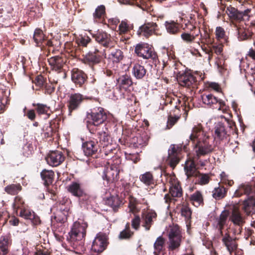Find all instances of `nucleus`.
I'll return each instance as SVG.
<instances>
[{
  "mask_svg": "<svg viewBox=\"0 0 255 255\" xmlns=\"http://www.w3.org/2000/svg\"><path fill=\"white\" fill-rule=\"evenodd\" d=\"M33 39L37 45L42 43L44 40V35L43 31L40 29L37 28L35 29L33 34Z\"/></svg>",
  "mask_w": 255,
  "mask_h": 255,
  "instance_id": "54",
  "label": "nucleus"
},
{
  "mask_svg": "<svg viewBox=\"0 0 255 255\" xmlns=\"http://www.w3.org/2000/svg\"><path fill=\"white\" fill-rule=\"evenodd\" d=\"M45 159L49 165L56 167L64 161L65 156L61 151L56 150L50 152Z\"/></svg>",
  "mask_w": 255,
  "mask_h": 255,
  "instance_id": "22",
  "label": "nucleus"
},
{
  "mask_svg": "<svg viewBox=\"0 0 255 255\" xmlns=\"http://www.w3.org/2000/svg\"><path fill=\"white\" fill-rule=\"evenodd\" d=\"M147 70L144 66L137 63L133 65L132 74L136 79H142L145 76Z\"/></svg>",
  "mask_w": 255,
  "mask_h": 255,
  "instance_id": "33",
  "label": "nucleus"
},
{
  "mask_svg": "<svg viewBox=\"0 0 255 255\" xmlns=\"http://www.w3.org/2000/svg\"><path fill=\"white\" fill-rule=\"evenodd\" d=\"M52 122L51 121L49 123V125L47 126V127L45 128V129H44V134L45 137H52L53 136L54 132H55L54 129L52 127Z\"/></svg>",
  "mask_w": 255,
  "mask_h": 255,
  "instance_id": "64",
  "label": "nucleus"
},
{
  "mask_svg": "<svg viewBox=\"0 0 255 255\" xmlns=\"http://www.w3.org/2000/svg\"><path fill=\"white\" fill-rule=\"evenodd\" d=\"M32 106L35 107V110L38 115H46L47 118L49 117L51 113L49 107L40 103H33Z\"/></svg>",
  "mask_w": 255,
  "mask_h": 255,
  "instance_id": "46",
  "label": "nucleus"
},
{
  "mask_svg": "<svg viewBox=\"0 0 255 255\" xmlns=\"http://www.w3.org/2000/svg\"><path fill=\"white\" fill-rule=\"evenodd\" d=\"M177 81L181 86L188 88H197L198 83L197 77L190 70L188 71L182 75H180L178 78H177Z\"/></svg>",
  "mask_w": 255,
  "mask_h": 255,
  "instance_id": "13",
  "label": "nucleus"
},
{
  "mask_svg": "<svg viewBox=\"0 0 255 255\" xmlns=\"http://www.w3.org/2000/svg\"><path fill=\"white\" fill-rule=\"evenodd\" d=\"M228 189L219 183L218 187H215L212 191V196L216 200L224 198L227 194Z\"/></svg>",
  "mask_w": 255,
  "mask_h": 255,
  "instance_id": "36",
  "label": "nucleus"
},
{
  "mask_svg": "<svg viewBox=\"0 0 255 255\" xmlns=\"http://www.w3.org/2000/svg\"><path fill=\"white\" fill-rule=\"evenodd\" d=\"M174 74L176 76V78L189 70L181 62L175 63L174 65Z\"/></svg>",
  "mask_w": 255,
  "mask_h": 255,
  "instance_id": "51",
  "label": "nucleus"
},
{
  "mask_svg": "<svg viewBox=\"0 0 255 255\" xmlns=\"http://www.w3.org/2000/svg\"><path fill=\"white\" fill-rule=\"evenodd\" d=\"M48 62L51 70L60 73L62 71L67 59L63 55H56L48 59Z\"/></svg>",
  "mask_w": 255,
  "mask_h": 255,
  "instance_id": "19",
  "label": "nucleus"
},
{
  "mask_svg": "<svg viewBox=\"0 0 255 255\" xmlns=\"http://www.w3.org/2000/svg\"><path fill=\"white\" fill-rule=\"evenodd\" d=\"M198 34H191L187 32H183L181 35L182 39L186 43L190 44L194 42Z\"/></svg>",
  "mask_w": 255,
  "mask_h": 255,
  "instance_id": "56",
  "label": "nucleus"
},
{
  "mask_svg": "<svg viewBox=\"0 0 255 255\" xmlns=\"http://www.w3.org/2000/svg\"><path fill=\"white\" fill-rule=\"evenodd\" d=\"M107 119V114L106 110L100 107H95L89 110L86 113L87 127L89 131L93 134L95 133L97 130L95 127H99L104 124Z\"/></svg>",
  "mask_w": 255,
  "mask_h": 255,
  "instance_id": "2",
  "label": "nucleus"
},
{
  "mask_svg": "<svg viewBox=\"0 0 255 255\" xmlns=\"http://www.w3.org/2000/svg\"><path fill=\"white\" fill-rule=\"evenodd\" d=\"M182 150L180 144H172L168 151L167 164L173 169L179 162V154Z\"/></svg>",
  "mask_w": 255,
  "mask_h": 255,
  "instance_id": "14",
  "label": "nucleus"
},
{
  "mask_svg": "<svg viewBox=\"0 0 255 255\" xmlns=\"http://www.w3.org/2000/svg\"><path fill=\"white\" fill-rule=\"evenodd\" d=\"M55 83H47L46 82L43 87L44 94L51 95L53 93L55 90Z\"/></svg>",
  "mask_w": 255,
  "mask_h": 255,
  "instance_id": "58",
  "label": "nucleus"
},
{
  "mask_svg": "<svg viewBox=\"0 0 255 255\" xmlns=\"http://www.w3.org/2000/svg\"><path fill=\"white\" fill-rule=\"evenodd\" d=\"M40 176L44 181L45 186H48L53 181L55 174L51 170L43 169L40 173Z\"/></svg>",
  "mask_w": 255,
  "mask_h": 255,
  "instance_id": "39",
  "label": "nucleus"
},
{
  "mask_svg": "<svg viewBox=\"0 0 255 255\" xmlns=\"http://www.w3.org/2000/svg\"><path fill=\"white\" fill-rule=\"evenodd\" d=\"M93 15L95 21L99 23H104L106 17L105 6L103 4L98 6Z\"/></svg>",
  "mask_w": 255,
  "mask_h": 255,
  "instance_id": "32",
  "label": "nucleus"
},
{
  "mask_svg": "<svg viewBox=\"0 0 255 255\" xmlns=\"http://www.w3.org/2000/svg\"><path fill=\"white\" fill-rule=\"evenodd\" d=\"M215 130V138L220 140H228L230 135L226 128L225 126L222 123H218L216 126Z\"/></svg>",
  "mask_w": 255,
  "mask_h": 255,
  "instance_id": "27",
  "label": "nucleus"
},
{
  "mask_svg": "<svg viewBox=\"0 0 255 255\" xmlns=\"http://www.w3.org/2000/svg\"><path fill=\"white\" fill-rule=\"evenodd\" d=\"M163 175L166 177L167 182H168L170 184V186H174V185L176 184V183H179L177 180V178H176L174 174H170L163 171Z\"/></svg>",
  "mask_w": 255,
  "mask_h": 255,
  "instance_id": "59",
  "label": "nucleus"
},
{
  "mask_svg": "<svg viewBox=\"0 0 255 255\" xmlns=\"http://www.w3.org/2000/svg\"><path fill=\"white\" fill-rule=\"evenodd\" d=\"M106 204L111 207L114 212H117L122 205V201L118 196H112L107 199Z\"/></svg>",
  "mask_w": 255,
  "mask_h": 255,
  "instance_id": "37",
  "label": "nucleus"
},
{
  "mask_svg": "<svg viewBox=\"0 0 255 255\" xmlns=\"http://www.w3.org/2000/svg\"><path fill=\"white\" fill-rule=\"evenodd\" d=\"M181 216L185 218V221L187 226L190 225L192 211L190 208L187 205H183L180 209Z\"/></svg>",
  "mask_w": 255,
  "mask_h": 255,
  "instance_id": "47",
  "label": "nucleus"
},
{
  "mask_svg": "<svg viewBox=\"0 0 255 255\" xmlns=\"http://www.w3.org/2000/svg\"><path fill=\"white\" fill-rule=\"evenodd\" d=\"M100 145L98 141L96 139H89L82 143V148L84 154L89 156H95L100 149Z\"/></svg>",
  "mask_w": 255,
  "mask_h": 255,
  "instance_id": "17",
  "label": "nucleus"
},
{
  "mask_svg": "<svg viewBox=\"0 0 255 255\" xmlns=\"http://www.w3.org/2000/svg\"><path fill=\"white\" fill-rule=\"evenodd\" d=\"M229 221L235 226H238V229L234 231L235 234H240L242 232V226L245 221L240 210L237 208H234L231 212L230 211Z\"/></svg>",
  "mask_w": 255,
  "mask_h": 255,
  "instance_id": "15",
  "label": "nucleus"
},
{
  "mask_svg": "<svg viewBox=\"0 0 255 255\" xmlns=\"http://www.w3.org/2000/svg\"><path fill=\"white\" fill-rule=\"evenodd\" d=\"M85 99V97L79 93H75L69 95L67 102L68 115L71 116L73 112L77 111L80 109Z\"/></svg>",
  "mask_w": 255,
  "mask_h": 255,
  "instance_id": "9",
  "label": "nucleus"
},
{
  "mask_svg": "<svg viewBox=\"0 0 255 255\" xmlns=\"http://www.w3.org/2000/svg\"><path fill=\"white\" fill-rule=\"evenodd\" d=\"M243 208L246 212H251L255 208V198L252 196H248L243 202Z\"/></svg>",
  "mask_w": 255,
  "mask_h": 255,
  "instance_id": "49",
  "label": "nucleus"
},
{
  "mask_svg": "<svg viewBox=\"0 0 255 255\" xmlns=\"http://www.w3.org/2000/svg\"><path fill=\"white\" fill-rule=\"evenodd\" d=\"M216 38L218 40L224 39L226 40L225 31L222 27L218 26L216 28L215 31Z\"/></svg>",
  "mask_w": 255,
  "mask_h": 255,
  "instance_id": "61",
  "label": "nucleus"
},
{
  "mask_svg": "<svg viewBox=\"0 0 255 255\" xmlns=\"http://www.w3.org/2000/svg\"><path fill=\"white\" fill-rule=\"evenodd\" d=\"M165 243V240L162 236L158 237L154 244V252L163 253L162 251L164 248Z\"/></svg>",
  "mask_w": 255,
  "mask_h": 255,
  "instance_id": "53",
  "label": "nucleus"
},
{
  "mask_svg": "<svg viewBox=\"0 0 255 255\" xmlns=\"http://www.w3.org/2000/svg\"><path fill=\"white\" fill-rule=\"evenodd\" d=\"M120 168V166L117 164H112L107 167L102 175L103 179L106 181V183H104L106 186H110L111 183L119 179Z\"/></svg>",
  "mask_w": 255,
  "mask_h": 255,
  "instance_id": "12",
  "label": "nucleus"
},
{
  "mask_svg": "<svg viewBox=\"0 0 255 255\" xmlns=\"http://www.w3.org/2000/svg\"><path fill=\"white\" fill-rule=\"evenodd\" d=\"M117 81L120 89L125 90H127L133 83L131 77L127 74L121 76Z\"/></svg>",
  "mask_w": 255,
  "mask_h": 255,
  "instance_id": "35",
  "label": "nucleus"
},
{
  "mask_svg": "<svg viewBox=\"0 0 255 255\" xmlns=\"http://www.w3.org/2000/svg\"><path fill=\"white\" fill-rule=\"evenodd\" d=\"M91 41V39L87 35L80 36L76 39V42L79 46L87 47L88 44Z\"/></svg>",
  "mask_w": 255,
  "mask_h": 255,
  "instance_id": "55",
  "label": "nucleus"
},
{
  "mask_svg": "<svg viewBox=\"0 0 255 255\" xmlns=\"http://www.w3.org/2000/svg\"><path fill=\"white\" fill-rule=\"evenodd\" d=\"M175 110L170 113L168 116V121L167 123V127L168 128H170L174 126L180 118V106L175 105Z\"/></svg>",
  "mask_w": 255,
  "mask_h": 255,
  "instance_id": "31",
  "label": "nucleus"
},
{
  "mask_svg": "<svg viewBox=\"0 0 255 255\" xmlns=\"http://www.w3.org/2000/svg\"><path fill=\"white\" fill-rule=\"evenodd\" d=\"M189 201L195 207H199L200 205H204V199L202 193L199 191H195L189 197Z\"/></svg>",
  "mask_w": 255,
  "mask_h": 255,
  "instance_id": "41",
  "label": "nucleus"
},
{
  "mask_svg": "<svg viewBox=\"0 0 255 255\" xmlns=\"http://www.w3.org/2000/svg\"><path fill=\"white\" fill-rule=\"evenodd\" d=\"M124 57V53L120 49L113 50L109 55V59L114 63H120Z\"/></svg>",
  "mask_w": 255,
  "mask_h": 255,
  "instance_id": "44",
  "label": "nucleus"
},
{
  "mask_svg": "<svg viewBox=\"0 0 255 255\" xmlns=\"http://www.w3.org/2000/svg\"><path fill=\"white\" fill-rule=\"evenodd\" d=\"M69 212L67 208H60L54 213L53 218L57 222L63 223L67 220Z\"/></svg>",
  "mask_w": 255,
  "mask_h": 255,
  "instance_id": "38",
  "label": "nucleus"
},
{
  "mask_svg": "<svg viewBox=\"0 0 255 255\" xmlns=\"http://www.w3.org/2000/svg\"><path fill=\"white\" fill-rule=\"evenodd\" d=\"M165 26L167 31L171 34H176L180 31V24L173 20L166 21Z\"/></svg>",
  "mask_w": 255,
  "mask_h": 255,
  "instance_id": "45",
  "label": "nucleus"
},
{
  "mask_svg": "<svg viewBox=\"0 0 255 255\" xmlns=\"http://www.w3.org/2000/svg\"><path fill=\"white\" fill-rule=\"evenodd\" d=\"M222 242L223 245L226 247L228 251L230 253L235 251L238 248L237 238L232 237L228 232L224 235L223 234Z\"/></svg>",
  "mask_w": 255,
  "mask_h": 255,
  "instance_id": "25",
  "label": "nucleus"
},
{
  "mask_svg": "<svg viewBox=\"0 0 255 255\" xmlns=\"http://www.w3.org/2000/svg\"><path fill=\"white\" fill-rule=\"evenodd\" d=\"M89 33L92 37L100 45L106 48L114 47V42L112 40L110 34L103 30L92 31L89 30Z\"/></svg>",
  "mask_w": 255,
  "mask_h": 255,
  "instance_id": "10",
  "label": "nucleus"
},
{
  "mask_svg": "<svg viewBox=\"0 0 255 255\" xmlns=\"http://www.w3.org/2000/svg\"><path fill=\"white\" fill-rule=\"evenodd\" d=\"M158 30V25L155 22H147L140 26L137 31L139 36H144L148 38L153 34H156Z\"/></svg>",
  "mask_w": 255,
  "mask_h": 255,
  "instance_id": "21",
  "label": "nucleus"
},
{
  "mask_svg": "<svg viewBox=\"0 0 255 255\" xmlns=\"http://www.w3.org/2000/svg\"><path fill=\"white\" fill-rule=\"evenodd\" d=\"M71 80L77 87H82L87 82L88 76L83 70L74 68L71 70Z\"/></svg>",
  "mask_w": 255,
  "mask_h": 255,
  "instance_id": "20",
  "label": "nucleus"
},
{
  "mask_svg": "<svg viewBox=\"0 0 255 255\" xmlns=\"http://www.w3.org/2000/svg\"><path fill=\"white\" fill-rule=\"evenodd\" d=\"M118 29L120 35L127 34L133 29V24L126 19L120 22Z\"/></svg>",
  "mask_w": 255,
  "mask_h": 255,
  "instance_id": "42",
  "label": "nucleus"
},
{
  "mask_svg": "<svg viewBox=\"0 0 255 255\" xmlns=\"http://www.w3.org/2000/svg\"><path fill=\"white\" fill-rule=\"evenodd\" d=\"M98 130L97 136L100 147L112 143V140L108 128L105 127L102 130H100V129Z\"/></svg>",
  "mask_w": 255,
  "mask_h": 255,
  "instance_id": "30",
  "label": "nucleus"
},
{
  "mask_svg": "<svg viewBox=\"0 0 255 255\" xmlns=\"http://www.w3.org/2000/svg\"><path fill=\"white\" fill-rule=\"evenodd\" d=\"M22 190V186L19 183L11 184L4 188V191L8 194L15 195Z\"/></svg>",
  "mask_w": 255,
  "mask_h": 255,
  "instance_id": "48",
  "label": "nucleus"
},
{
  "mask_svg": "<svg viewBox=\"0 0 255 255\" xmlns=\"http://www.w3.org/2000/svg\"><path fill=\"white\" fill-rule=\"evenodd\" d=\"M189 138L193 143L197 141L194 145L196 153L195 158L197 160L199 159L201 156H205L214 150V147L209 141V136L206 135L201 124L193 127Z\"/></svg>",
  "mask_w": 255,
  "mask_h": 255,
  "instance_id": "1",
  "label": "nucleus"
},
{
  "mask_svg": "<svg viewBox=\"0 0 255 255\" xmlns=\"http://www.w3.org/2000/svg\"><path fill=\"white\" fill-rule=\"evenodd\" d=\"M163 171L157 169L154 171H147L140 175V181L150 189H154L156 186L163 182L162 175Z\"/></svg>",
  "mask_w": 255,
  "mask_h": 255,
  "instance_id": "6",
  "label": "nucleus"
},
{
  "mask_svg": "<svg viewBox=\"0 0 255 255\" xmlns=\"http://www.w3.org/2000/svg\"><path fill=\"white\" fill-rule=\"evenodd\" d=\"M157 217L156 212L154 211H144L141 214V222L142 226L145 230L148 231L153 223V220Z\"/></svg>",
  "mask_w": 255,
  "mask_h": 255,
  "instance_id": "24",
  "label": "nucleus"
},
{
  "mask_svg": "<svg viewBox=\"0 0 255 255\" xmlns=\"http://www.w3.org/2000/svg\"><path fill=\"white\" fill-rule=\"evenodd\" d=\"M108 236L103 233L97 234L92 243L91 251L97 254L103 252L107 248L109 244Z\"/></svg>",
  "mask_w": 255,
  "mask_h": 255,
  "instance_id": "11",
  "label": "nucleus"
},
{
  "mask_svg": "<svg viewBox=\"0 0 255 255\" xmlns=\"http://www.w3.org/2000/svg\"><path fill=\"white\" fill-rule=\"evenodd\" d=\"M202 101L204 104L208 105L212 109L217 107L218 98L212 94L203 95L202 96Z\"/></svg>",
  "mask_w": 255,
  "mask_h": 255,
  "instance_id": "43",
  "label": "nucleus"
},
{
  "mask_svg": "<svg viewBox=\"0 0 255 255\" xmlns=\"http://www.w3.org/2000/svg\"><path fill=\"white\" fill-rule=\"evenodd\" d=\"M169 193L167 194L164 196V200L166 203L170 202H174L176 200L174 199L175 197H180L182 196V189L179 183H176L174 186H170L169 189Z\"/></svg>",
  "mask_w": 255,
  "mask_h": 255,
  "instance_id": "23",
  "label": "nucleus"
},
{
  "mask_svg": "<svg viewBox=\"0 0 255 255\" xmlns=\"http://www.w3.org/2000/svg\"><path fill=\"white\" fill-rule=\"evenodd\" d=\"M71 204V201L68 198H64L61 200L60 201L58 206V209H59L60 208L62 207L65 209L67 208L68 210H70Z\"/></svg>",
  "mask_w": 255,
  "mask_h": 255,
  "instance_id": "63",
  "label": "nucleus"
},
{
  "mask_svg": "<svg viewBox=\"0 0 255 255\" xmlns=\"http://www.w3.org/2000/svg\"><path fill=\"white\" fill-rule=\"evenodd\" d=\"M87 227L88 224L85 222L74 223L67 237V241L74 249L83 245Z\"/></svg>",
  "mask_w": 255,
  "mask_h": 255,
  "instance_id": "3",
  "label": "nucleus"
},
{
  "mask_svg": "<svg viewBox=\"0 0 255 255\" xmlns=\"http://www.w3.org/2000/svg\"><path fill=\"white\" fill-rule=\"evenodd\" d=\"M33 82L36 86L40 88H42L46 82V79L41 75L36 76Z\"/></svg>",
  "mask_w": 255,
  "mask_h": 255,
  "instance_id": "62",
  "label": "nucleus"
},
{
  "mask_svg": "<svg viewBox=\"0 0 255 255\" xmlns=\"http://www.w3.org/2000/svg\"><path fill=\"white\" fill-rule=\"evenodd\" d=\"M236 27L238 31V38L240 41L246 40L252 38L253 33L247 25L245 24V26L243 25H236Z\"/></svg>",
  "mask_w": 255,
  "mask_h": 255,
  "instance_id": "29",
  "label": "nucleus"
},
{
  "mask_svg": "<svg viewBox=\"0 0 255 255\" xmlns=\"http://www.w3.org/2000/svg\"><path fill=\"white\" fill-rule=\"evenodd\" d=\"M68 191L73 196L78 197L84 191L82 185L78 182H72L67 187Z\"/></svg>",
  "mask_w": 255,
  "mask_h": 255,
  "instance_id": "40",
  "label": "nucleus"
},
{
  "mask_svg": "<svg viewBox=\"0 0 255 255\" xmlns=\"http://www.w3.org/2000/svg\"><path fill=\"white\" fill-rule=\"evenodd\" d=\"M168 249L169 251H178L183 240L182 229L177 224L170 226L167 231Z\"/></svg>",
  "mask_w": 255,
  "mask_h": 255,
  "instance_id": "4",
  "label": "nucleus"
},
{
  "mask_svg": "<svg viewBox=\"0 0 255 255\" xmlns=\"http://www.w3.org/2000/svg\"><path fill=\"white\" fill-rule=\"evenodd\" d=\"M252 190V187L250 185H242L235 191L234 196L236 197H239L243 194L249 195L251 193Z\"/></svg>",
  "mask_w": 255,
  "mask_h": 255,
  "instance_id": "50",
  "label": "nucleus"
},
{
  "mask_svg": "<svg viewBox=\"0 0 255 255\" xmlns=\"http://www.w3.org/2000/svg\"><path fill=\"white\" fill-rule=\"evenodd\" d=\"M117 152V149L112 143L100 147L101 156L108 160L113 157Z\"/></svg>",
  "mask_w": 255,
  "mask_h": 255,
  "instance_id": "28",
  "label": "nucleus"
},
{
  "mask_svg": "<svg viewBox=\"0 0 255 255\" xmlns=\"http://www.w3.org/2000/svg\"><path fill=\"white\" fill-rule=\"evenodd\" d=\"M10 243L9 235L2 236L0 237V255H6L8 254Z\"/></svg>",
  "mask_w": 255,
  "mask_h": 255,
  "instance_id": "34",
  "label": "nucleus"
},
{
  "mask_svg": "<svg viewBox=\"0 0 255 255\" xmlns=\"http://www.w3.org/2000/svg\"><path fill=\"white\" fill-rule=\"evenodd\" d=\"M184 169L188 179H190L192 177H197L198 182L200 185H205L209 183L210 181L209 176L207 174H200V172L197 170L194 161L186 164Z\"/></svg>",
  "mask_w": 255,
  "mask_h": 255,
  "instance_id": "8",
  "label": "nucleus"
},
{
  "mask_svg": "<svg viewBox=\"0 0 255 255\" xmlns=\"http://www.w3.org/2000/svg\"><path fill=\"white\" fill-rule=\"evenodd\" d=\"M103 59V53L98 49L95 48L94 50H90L83 57L84 63L93 66L99 64Z\"/></svg>",
  "mask_w": 255,
  "mask_h": 255,
  "instance_id": "16",
  "label": "nucleus"
},
{
  "mask_svg": "<svg viewBox=\"0 0 255 255\" xmlns=\"http://www.w3.org/2000/svg\"><path fill=\"white\" fill-rule=\"evenodd\" d=\"M227 14L233 23L235 22H241L244 21H249L251 17L250 13L251 9L247 8L243 11H241L232 5L226 7V10Z\"/></svg>",
  "mask_w": 255,
  "mask_h": 255,
  "instance_id": "7",
  "label": "nucleus"
},
{
  "mask_svg": "<svg viewBox=\"0 0 255 255\" xmlns=\"http://www.w3.org/2000/svg\"><path fill=\"white\" fill-rule=\"evenodd\" d=\"M19 216L25 219L30 220L34 225H37L40 223L39 217L26 207L21 209Z\"/></svg>",
  "mask_w": 255,
  "mask_h": 255,
  "instance_id": "26",
  "label": "nucleus"
},
{
  "mask_svg": "<svg viewBox=\"0 0 255 255\" xmlns=\"http://www.w3.org/2000/svg\"><path fill=\"white\" fill-rule=\"evenodd\" d=\"M229 216L230 211L224 210L220 215L215 219L214 226L216 229L218 230L220 236H223V230L225 226L227 225L229 221Z\"/></svg>",
  "mask_w": 255,
  "mask_h": 255,
  "instance_id": "18",
  "label": "nucleus"
},
{
  "mask_svg": "<svg viewBox=\"0 0 255 255\" xmlns=\"http://www.w3.org/2000/svg\"><path fill=\"white\" fill-rule=\"evenodd\" d=\"M134 53L138 57L143 59L152 60V63L156 65L158 62V58L156 52L153 47L148 43L140 42L134 46Z\"/></svg>",
  "mask_w": 255,
  "mask_h": 255,
  "instance_id": "5",
  "label": "nucleus"
},
{
  "mask_svg": "<svg viewBox=\"0 0 255 255\" xmlns=\"http://www.w3.org/2000/svg\"><path fill=\"white\" fill-rule=\"evenodd\" d=\"M79 201L81 204L89 205L93 200V197L84 190L78 197Z\"/></svg>",
  "mask_w": 255,
  "mask_h": 255,
  "instance_id": "52",
  "label": "nucleus"
},
{
  "mask_svg": "<svg viewBox=\"0 0 255 255\" xmlns=\"http://www.w3.org/2000/svg\"><path fill=\"white\" fill-rule=\"evenodd\" d=\"M138 205L137 199L133 197L130 196L129 201L128 207L132 213L136 211V206Z\"/></svg>",
  "mask_w": 255,
  "mask_h": 255,
  "instance_id": "60",
  "label": "nucleus"
},
{
  "mask_svg": "<svg viewBox=\"0 0 255 255\" xmlns=\"http://www.w3.org/2000/svg\"><path fill=\"white\" fill-rule=\"evenodd\" d=\"M13 207L14 209H19L20 211L23 208L26 207L24 202L21 197L17 196L15 197Z\"/></svg>",
  "mask_w": 255,
  "mask_h": 255,
  "instance_id": "57",
  "label": "nucleus"
}]
</instances>
